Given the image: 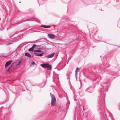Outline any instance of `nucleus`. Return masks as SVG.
Listing matches in <instances>:
<instances>
[{"label":"nucleus","instance_id":"obj_1","mask_svg":"<svg viewBox=\"0 0 120 120\" xmlns=\"http://www.w3.org/2000/svg\"><path fill=\"white\" fill-rule=\"evenodd\" d=\"M50 95L52 98V100L51 102V105L52 106H53L54 105L56 101V98L54 95L53 94H51V93H50Z\"/></svg>","mask_w":120,"mask_h":120},{"label":"nucleus","instance_id":"obj_2","mask_svg":"<svg viewBox=\"0 0 120 120\" xmlns=\"http://www.w3.org/2000/svg\"><path fill=\"white\" fill-rule=\"evenodd\" d=\"M108 85H107V83L105 84L103 86V89L101 88V90H100V92H102L101 90H102L105 91H107L108 90Z\"/></svg>","mask_w":120,"mask_h":120},{"label":"nucleus","instance_id":"obj_3","mask_svg":"<svg viewBox=\"0 0 120 120\" xmlns=\"http://www.w3.org/2000/svg\"><path fill=\"white\" fill-rule=\"evenodd\" d=\"M86 91L90 93H91L93 92V89L92 88L88 87L86 89Z\"/></svg>","mask_w":120,"mask_h":120},{"label":"nucleus","instance_id":"obj_4","mask_svg":"<svg viewBox=\"0 0 120 120\" xmlns=\"http://www.w3.org/2000/svg\"><path fill=\"white\" fill-rule=\"evenodd\" d=\"M48 36L50 39H54L55 38V36L54 35L52 34H48Z\"/></svg>","mask_w":120,"mask_h":120},{"label":"nucleus","instance_id":"obj_5","mask_svg":"<svg viewBox=\"0 0 120 120\" xmlns=\"http://www.w3.org/2000/svg\"><path fill=\"white\" fill-rule=\"evenodd\" d=\"M34 54L35 56H43V54H44L43 52H42L41 53H37L36 52H34Z\"/></svg>","mask_w":120,"mask_h":120},{"label":"nucleus","instance_id":"obj_6","mask_svg":"<svg viewBox=\"0 0 120 120\" xmlns=\"http://www.w3.org/2000/svg\"><path fill=\"white\" fill-rule=\"evenodd\" d=\"M40 27H43L46 28H50L51 27V26L50 25H41L40 26Z\"/></svg>","mask_w":120,"mask_h":120},{"label":"nucleus","instance_id":"obj_7","mask_svg":"<svg viewBox=\"0 0 120 120\" xmlns=\"http://www.w3.org/2000/svg\"><path fill=\"white\" fill-rule=\"evenodd\" d=\"M55 54V53L54 52H53L49 55H47L46 56V57L48 58H51L52 57L54 56Z\"/></svg>","mask_w":120,"mask_h":120},{"label":"nucleus","instance_id":"obj_8","mask_svg":"<svg viewBox=\"0 0 120 120\" xmlns=\"http://www.w3.org/2000/svg\"><path fill=\"white\" fill-rule=\"evenodd\" d=\"M25 56H27L29 58H31L33 57V56H32L30 54L27 52L25 53Z\"/></svg>","mask_w":120,"mask_h":120},{"label":"nucleus","instance_id":"obj_9","mask_svg":"<svg viewBox=\"0 0 120 120\" xmlns=\"http://www.w3.org/2000/svg\"><path fill=\"white\" fill-rule=\"evenodd\" d=\"M43 68H46L48 67L47 64H43L40 65Z\"/></svg>","mask_w":120,"mask_h":120},{"label":"nucleus","instance_id":"obj_10","mask_svg":"<svg viewBox=\"0 0 120 120\" xmlns=\"http://www.w3.org/2000/svg\"><path fill=\"white\" fill-rule=\"evenodd\" d=\"M49 70H51V69L52 66L51 65H49L48 64V67H46Z\"/></svg>","mask_w":120,"mask_h":120},{"label":"nucleus","instance_id":"obj_11","mask_svg":"<svg viewBox=\"0 0 120 120\" xmlns=\"http://www.w3.org/2000/svg\"><path fill=\"white\" fill-rule=\"evenodd\" d=\"M79 69V68H76V69L75 71V77L76 79V80H77V73H76V71L78 70Z\"/></svg>","mask_w":120,"mask_h":120},{"label":"nucleus","instance_id":"obj_12","mask_svg":"<svg viewBox=\"0 0 120 120\" xmlns=\"http://www.w3.org/2000/svg\"><path fill=\"white\" fill-rule=\"evenodd\" d=\"M34 51L35 52H41L42 51L40 49H38L34 50Z\"/></svg>","mask_w":120,"mask_h":120},{"label":"nucleus","instance_id":"obj_13","mask_svg":"<svg viewBox=\"0 0 120 120\" xmlns=\"http://www.w3.org/2000/svg\"><path fill=\"white\" fill-rule=\"evenodd\" d=\"M12 61V60H10L8 61V66L11 64Z\"/></svg>","mask_w":120,"mask_h":120},{"label":"nucleus","instance_id":"obj_14","mask_svg":"<svg viewBox=\"0 0 120 120\" xmlns=\"http://www.w3.org/2000/svg\"><path fill=\"white\" fill-rule=\"evenodd\" d=\"M34 50V49L32 47L30 48L28 50L29 51H33Z\"/></svg>","mask_w":120,"mask_h":120},{"label":"nucleus","instance_id":"obj_15","mask_svg":"<svg viewBox=\"0 0 120 120\" xmlns=\"http://www.w3.org/2000/svg\"><path fill=\"white\" fill-rule=\"evenodd\" d=\"M22 62V61L21 60L19 61L17 64V65H19Z\"/></svg>","mask_w":120,"mask_h":120},{"label":"nucleus","instance_id":"obj_16","mask_svg":"<svg viewBox=\"0 0 120 120\" xmlns=\"http://www.w3.org/2000/svg\"><path fill=\"white\" fill-rule=\"evenodd\" d=\"M36 45L34 44L33 45L32 47L33 49L34 48H35L36 47Z\"/></svg>","mask_w":120,"mask_h":120},{"label":"nucleus","instance_id":"obj_17","mask_svg":"<svg viewBox=\"0 0 120 120\" xmlns=\"http://www.w3.org/2000/svg\"><path fill=\"white\" fill-rule=\"evenodd\" d=\"M5 66L6 68L8 67V61L6 62Z\"/></svg>","mask_w":120,"mask_h":120},{"label":"nucleus","instance_id":"obj_18","mask_svg":"<svg viewBox=\"0 0 120 120\" xmlns=\"http://www.w3.org/2000/svg\"><path fill=\"white\" fill-rule=\"evenodd\" d=\"M31 64L33 65H34V64H35V62H32V63H31Z\"/></svg>","mask_w":120,"mask_h":120},{"label":"nucleus","instance_id":"obj_19","mask_svg":"<svg viewBox=\"0 0 120 120\" xmlns=\"http://www.w3.org/2000/svg\"><path fill=\"white\" fill-rule=\"evenodd\" d=\"M104 65H105L106 66V67H109V66H107V65L106 66V65H107V63H106V64H105V63L104 64Z\"/></svg>","mask_w":120,"mask_h":120},{"label":"nucleus","instance_id":"obj_20","mask_svg":"<svg viewBox=\"0 0 120 120\" xmlns=\"http://www.w3.org/2000/svg\"><path fill=\"white\" fill-rule=\"evenodd\" d=\"M13 44V43L11 42H10L8 43V45H10L11 44Z\"/></svg>","mask_w":120,"mask_h":120},{"label":"nucleus","instance_id":"obj_21","mask_svg":"<svg viewBox=\"0 0 120 120\" xmlns=\"http://www.w3.org/2000/svg\"><path fill=\"white\" fill-rule=\"evenodd\" d=\"M104 100V98H102V99L101 100V102H103V101Z\"/></svg>","mask_w":120,"mask_h":120},{"label":"nucleus","instance_id":"obj_22","mask_svg":"<svg viewBox=\"0 0 120 120\" xmlns=\"http://www.w3.org/2000/svg\"><path fill=\"white\" fill-rule=\"evenodd\" d=\"M69 104L68 103H67V105L68 106L69 105Z\"/></svg>","mask_w":120,"mask_h":120},{"label":"nucleus","instance_id":"obj_23","mask_svg":"<svg viewBox=\"0 0 120 120\" xmlns=\"http://www.w3.org/2000/svg\"><path fill=\"white\" fill-rule=\"evenodd\" d=\"M10 70V68L8 69V71H9Z\"/></svg>","mask_w":120,"mask_h":120},{"label":"nucleus","instance_id":"obj_24","mask_svg":"<svg viewBox=\"0 0 120 120\" xmlns=\"http://www.w3.org/2000/svg\"><path fill=\"white\" fill-rule=\"evenodd\" d=\"M60 64H61V63H60L59 64V65H60Z\"/></svg>","mask_w":120,"mask_h":120},{"label":"nucleus","instance_id":"obj_25","mask_svg":"<svg viewBox=\"0 0 120 120\" xmlns=\"http://www.w3.org/2000/svg\"><path fill=\"white\" fill-rule=\"evenodd\" d=\"M68 74L67 75H68V76H69V74Z\"/></svg>","mask_w":120,"mask_h":120},{"label":"nucleus","instance_id":"obj_26","mask_svg":"<svg viewBox=\"0 0 120 120\" xmlns=\"http://www.w3.org/2000/svg\"><path fill=\"white\" fill-rule=\"evenodd\" d=\"M30 42H28V43H30Z\"/></svg>","mask_w":120,"mask_h":120},{"label":"nucleus","instance_id":"obj_27","mask_svg":"<svg viewBox=\"0 0 120 120\" xmlns=\"http://www.w3.org/2000/svg\"><path fill=\"white\" fill-rule=\"evenodd\" d=\"M75 100V101H76H76H77V100Z\"/></svg>","mask_w":120,"mask_h":120},{"label":"nucleus","instance_id":"obj_28","mask_svg":"<svg viewBox=\"0 0 120 120\" xmlns=\"http://www.w3.org/2000/svg\"><path fill=\"white\" fill-rule=\"evenodd\" d=\"M83 109H84V107H83Z\"/></svg>","mask_w":120,"mask_h":120},{"label":"nucleus","instance_id":"obj_29","mask_svg":"<svg viewBox=\"0 0 120 120\" xmlns=\"http://www.w3.org/2000/svg\"><path fill=\"white\" fill-rule=\"evenodd\" d=\"M21 22H20V23H21Z\"/></svg>","mask_w":120,"mask_h":120},{"label":"nucleus","instance_id":"obj_30","mask_svg":"<svg viewBox=\"0 0 120 120\" xmlns=\"http://www.w3.org/2000/svg\"><path fill=\"white\" fill-rule=\"evenodd\" d=\"M6 71H8V70H7V69H6Z\"/></svg>","mask_w":120,"mask_h":120}]
</instances>
